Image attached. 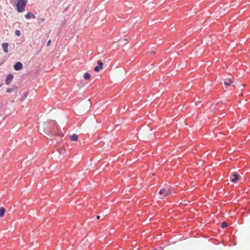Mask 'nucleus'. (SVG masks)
I'll list each match as a JSON object with an SVG mask.
<instances>
[{
	"mask_svg": "<svg viewBox=\"0 0 250 250\" xmlns=\"http://www.w3.org/2000/svg\"><path fill=\"white\" fill-rule=\"evenodd\" d=\"M98 66H97L94 68V70L96 72H99L100 70L103 69V63L100 60L97 61Z\"/></svg>",
	"mask_w": 250,
	"mask_h": 250,
	"instance_id": "7ed1b4c3",
	"label": "nucleus"
},
{
	"mask_svg": "<svg viewBox=\"0 0 250 250\" xmlns=\"http://www.w3.org/2000/svg\"><path fill=\"white\" fill-rule=\"evenodd\" d=\"M224 83L226 85H230L232 83V81L230 78H227L224 80Z\"/></svg>",
	"mask_w": 250,
	"mask_h": 250,
	"instance_id": "1a4fd4ad",
	"label": "nucleus"
},
{
	"mask_svg": "<svg viewBox=\"0 0 250 250\" xmlns=\"http://www.w3.org/2000/svg\"><path fill=\"white\" fill-rule=\"evenodd\" d=\"M9 44L8 43H2V47L3 51L5 53H7L8 52V47Z\"/></svg>",
	"mask_w": 250,
	"mask_h": 250,
	"instance_id": "0eeeda50",
	"label": "nucleus"
},
{
	"mask_svg": "<svg viewBox=\"0 0 250 250\" xmlns=\"http://www.w3.org/2000/svg\"><path fill=\"white\" fill-rule=\"evenodd\" d=\"M25 17L26 19H35L36 17L34 15V14L30 13V12H28L25 15Z\"/></svg>",
	"mask_w": 250,
	"mask_h": 250,
	"instance_id": "6e6552de",
	"label": "nucleus"
},
{
	"mask_svg": "<svg viewBox=\"0 0 250 250\" xmlns=\"http://www.w3.org/2000/svg\"><path fill=\"white\" fill-rule=\"evenodd\" d=\"M13 79V75L12 74H9L7 76L5 79V83L6 84H9Z\"/></svg>",
	"mask_w": 250,
	"mask_h": 250,
	"instance_id": "39448f33",
	"label": "nucleus"
},
{
	"mask_svg": "<svg viewBox=\"0 0 250 250\" xmlns=\"http://www.w3.org/2000/svg\"><path fill=\"white\" fill-rule=\"evenodd\" d=\"M78 138V136L76 134H73L70 136V140L71 141H76Z\"/></svg>",
	"mask_w": 250,
	"mask_h": 250,
	"instance_id": "9d476101",
	"label": "nucleus"
},
{
	"mask_svg": "<svg viewBox=\"0 0 250 250\" xmlns=\"http://www.w3.org/2000/svg\"><path fill=\"white\" fill-rule=\"evenodd\" d=\"M83 78L85 80H89L91 78V75L89 73L86 72L83 74Z\"/></svg>",
	"mask_w": 250,
	"mask_h": 250,
	"instance_id": "9b49d317",
	"label": "nucleus"
},
{
	"mask_svg": "<svg viewBox=\"0 0 250 250\" xmlns=\"http://www.w3.org/2000/svg\"><path fill=\"white\" fill-rule=\"evenodd\" d=\"M17 1V10L19 13L24 11L26 5L27 3V0H15Z\"/></svg>",
	"mask_w": 250,
	"mask_h": 250,
	"instance_id": "f257e3e1",
	"label": "nucleus"
},
{
	"mask_svg": "<svg viewBox=\"0 0 250 250\" xmlns=\"http://www.w3.org/2000/svg\"><path fill=\"white\" fill-rule=\"evenodd\" d=\"M227 226V223L226 222H223L221 224V228H225Z\"/></svg>",
	"mask_w": 250,
	"mask_h": 250,
	"instance_id": "ddd939ff",
	"label": "nucleus"
},
{
	"mask_svg": "<svg viewBox=\"0 0 250 250\" xmlns=\"http://www.w3.org/2000/svg\"><path fill=\"white\" fill-rule=\"evenodd\" d=\"M230 177L231 182L233 183L236 182L239 179V176L236 173H232L231 175H230Z\"/></svg>",
	"mask_w": 250,
	"mask_h": 250,
	"instance_id": "20e7f679",
	"label": "nucleus"
},
{
	"mask_svg": "<svg viewBox=\"0 0 250 250\" xmlns=\"http://www.w3.org/2000/svg\"><path fill=\"white\" fill-rule=\"evenodd\" d=\"M51 43V40H49L47 42V44H46V45L47 46H49L50 44Z\"/></svg>",
	"mask_w": 250,
	"mask_h": 250,
	"instance_id": "dca6fc26",
	"label": "nucleus"
},
{
	"mask_svg": "<svg viewBox=\"0 0 250 250\" xmlns=\"http://www.w3.org/2000/svg\"><path fill=\"white\" fill-rule=\"evenodd\" d=\"M100 216L98 215V216H97V219H100Z\"/></svg>",
	"mask_w": 250,
	"mask_h": 250,
	"instance_id": "f3484780",
	"label": "nucleus"
},
{
	"mask_svg": "<svg viewBox=\"0 0 250 250\" xmlns=\"http://www.w3.org/2000/svg\"><path fill=\"white\" fill-rule=\"evenodd\" d=\"M5 211V209L3 208H0V217H2L4 216Z\"/></svg>",
	"mask_w": 250,
	"mask_h": 250,
	"instance_id": "f8f14e48",
	"label": "nucleus"
},
{
	"mask_svg": "<svg viewBox=\"0 0 250 250\" xmlns=\"http://www.w3.org/2000/svg\"><path fill=\"white\" fill-rule=\"evenodd\" d=\"M159 194L162 195V198L166 197L168 195L171 194V190L170 187L168 188L167 189L163 188L161 189L159 191Z\"/></svg>",
	"mask_w": 250,
	"mask_h": 250,
	"instance_id": "f03ea898",
	"label": "nucleus"
},
{
	"mask_svg": "<svg viewBox=\"0 0 250 250\" xmlns=\"http://www.w3.org/2000/svg\"><path fill=\"white\" fill-rule=\"evenodd\" d=\"M12 91V89L11 88H7L6 89L7 93H11Z\"/></svg>",
	"mask_w": 250,
	"mask_h": 250,
	"instance_id": "2eb2a0df",
	"label": "nucleus"
},
{
	"mask_svg": "<svg viewBox=\"0 0 250 250\" xmlns=\"http://www.w3.org/2000/svg\"><path fill=\"white\" fill-rule=\"evenodd\" d=\"M15 34L17 36H20L21 35V31L20 30H17L15 31Z\"/></svg>",
	"mask_w": 250,
	"mask_h": 250,
	"instance_id": "4468645a",
	"label": "nucleus"
},
{
	"mask_svg": "<svg viewBox=\"0 0 250 250\" xmlns=\"http://www.w3.org/2000/svg\"><path fill=\"white\" fill-rule=\"evenodd\" d=\"M22 64L20 62H17L14 66V68L16 70H19L21 69L22 67Z\"/></svg>",
	"mask_w": 250,
	"mask_h": 250,
	"instance_id": "423d86ee",
	"label": "nucleus"
}]
</instances>
